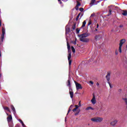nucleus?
<instances>
[{"label":"nucleus","instance_id":"obj_46","mask_svg":"<svg viewBox=\"0 0 127 127\" xmlns=\"http://www.w3.org/2000/svg\"><path fill=\"white\" fill-rule=\"evenodd\" d=\"M76 41H74V42L73 43V44H74V45H76Z\"/></svg>","mask_w":127,"mask_h":127},{"label":"nucleus","instance_id":"obj_33","mask_svg":"<svg viewBox=\"0 0 127 127\" xmlns=\"http://www.w3.org/2000/svg\"><path fill=\"white\" fill-rule=\"evenodd\" d=\"M95 15V13H93L91 14V17H93V16H94Z\"/></svg>","mask_w":127,"mask_h":127},{"label":"nucleus","instance_id":"obj_24","mask_svg":"<svg viewBox=\"0 0 127 127\" xmlns=\"http://www.w3.org/2000/svg\"><path fill=\"white\" fill-rule=\"evenodd\" d=\"M96 1V0H91V2L90 3L91 5H93L94 4V2Z\"/></svg>","mask_w":127,"mask_h":127},{"label":"nucleus","instance_id":"obj_22","mask_svg":"<svg viewBox=\"0 0 127 127\" xmlns=\"http://www.w3.org/2000/svg\"><path fill=\"white\" fill-rule=\"evenodd\" d=\"M122 100H123L125 102V103L127 105V98H122Z\"/></svg>","mask_w":127,"mask_h":127},{"label":"nucleus","instance_id":"obj_42","mask_svg":"<svg viewBox=\"0 0 127 127\" xmlns=\"http://www.w3.org/2000/svg\"><path fill=\"white\" fill-rule=\"evenodd\" d=\"M89 83H91V84H93V82L92 81H90Z\"/></svg>","mask_w":127,"mask_h":127},{"label":"nucleus","instance_id":"obj_45","mask_svg":"<svg viewBox=\"0 0 127 127\" xmlns=\"http://www.w3.org/2000/svg\"><path fill=\"white\" fill-rule=\"evenodd\" d=\"M123 25H121L120 26V28H123Z\"/></svg>","mask_w":127,"mask_h":127},{"label":"nucleus","instance_id":"obj_52","mask_svg":"<svg viewBox=\"0 0 127 127\" xmlns=\"http://www.w3.org/2000/svg\"><path fill=\"white\" fill-rule=\"evenodd\" d=\"M24 127H27L26 126H25Z\"/></svg>","mask_w":127,"mask_h":127},{"label":"nucleus","instance_id":"obj_32","mask_svg":"<svg viewBox=\"0 0 127 127\" xmlns=\"http://www.w3.org/2000/svg\"><path fill=\"white\" fill-rule=\"evenodd\" d=\"M75 9H76V10H79V6H78L76 5V6H75Z\"/></svg>","mask_w":127,"mask_h":127},{"label":"nucleus","instance_id":"obj_8","mask_svg":"<svg viewBox=\"0 0 127 127\" xmlns=\"http://www.w3.org/2000/svg\"><path fill=\"white\" fill-rule=\"evenodd\" d=\"M65 35L68 34L70 32V27L66 26L65 28Z\"/></svg>","mask_w":127,"mask_h":127},{"label":"nucleus","instance_id":"obj_5","mask_svg":"<svg viewBox=\"0 0 127 127\" xmlns=\"http://www.w3.org/2000/svg\"><path fill=\"white\" fill-rule=\"evenodd\" d=\"M75 86L76 87V90H79L80 89H82V86L81 84H79L78 82H75Z\"/></svg>","mask_w":127,"mask_h":127},{"label":"nucleus","instance_id":"obj_39","mask_svg":"<svg viewBox=\"0 0 127 127\" xmlns=\"http://www.w3.org/2000/svg\"><path fill=\"white\" fill-rule=\"evenodd\" d=\"M76 110H77V109H76V108H75V109H73L72 110V111H73V112H76Z\"/></svg>","mask_w":127,"mask_h":127},{"label":"nucleus","instance_id":"obj_3","mask_svg":"<svg viewBox=\"0 0 127 127\" xmlns=\"http://www.w3.org/2000/svg\"><path fill=\"white\" fill-rule=\"evenodd\" d=\"M103 120V119L102 117H94V118L91 119V121L94 122L100 123Z\"/></svg>","mask_w":127,"mask_h":127},{"label":"nucleus","instance_id":"obj_36","mask_svg":"<svg viewBox=\"0 0 127 127\" xmlns=\"http://www.w3.org/2000/svg\"><path fill=\"white\" fill-rule=\"evenodd\" d=\"M92 24V22H91V21L90 20L89 22H88V25L89 26Z\"/></svg>","mask_w":127,"mask_h":127},{"label":"nucleus","instance_id":"obj_21","mask_svg":"<svg viewBox=\"0 0 127 127\" xmlns=\"http://www.w3.org/2000/svg\"><path fill=\"white\" fill-rule=\"evenodd\" d=\"M71 50L73 53H75L76 52V50L73 46L71 47Z\"/></svg>","mask_w":127,"mask_h":127},{"label":"nucleus","instance_id":"obj_34","mask_svg":"<svg viewBox=\"0 0 127 127\" xmlns=\"http://www.w3.org/2000/svg\"><path fill=\"white\" fill-rule=\"evenodd\" d=\"M1 50L2 49L0 48V57H1Z\"/></svg>","mask_w":127,"mask_h":127},{"label":"nucleus","instance_id":"obj_18","mask_svg":"<svg viewBox=\"0 0 127 127\" xmlns=\"http://www.w3.org/2000/svg\"><path fill=\"white\" fill-rule=\"evenodd\" d=\"M86 20L83 21V22L82 23V26L81 28L84 27L86 25Z\"/></svg>","mask_w":127,"mask_h":127},{"label":"nucleus","instance_id":"obj_31","mask_svg":"<svg viewBox=\"0 0 127 127\" xmlns=\"http://www.w3.org/2000/svg\"><path fill=\"white\" fill-rule=\"evenodd\" d=\"M112 14V10L111 9H109V16L111 15Z\"/></svg>","mask_w":127,"mask_h":127},{"label":"nucleus","instance_id":"obj_38","mask_svg":"<svg viewBox=\"0 0 127 127\" xmlns=\"http://www.w3.org/2000/svg\"><path fill=\"white\" fill-rule=\"evenodd\" d=\"M108 83H109V84L110 87L111 88H113L112 86V85H111V84H110V82H108Z\"/></svg>","mask_w":127,"mask_h":127},{"label":"nucleus","instance_id":"obj_41","mask_svg":"<svg viewBox=\"0 0 127 127\" xmlns=\"http://www.w3.org/2000/svg\"><path fill=\"white\" fill-rule=\"evenodd\" d=\"M78 105H79V107H81V101H79V103H78Z\"/></svg>","mask_w":127,"mask_h":127},{"label":"nucleus","instance_id":"obj_9","mask_svg":"<svg viewBox=\"0 0 127 127\" xmlns=\"http://www.w3.org/2000/svg\"><path fill=\"white\" fill-rule=\"evenodd\" d=\"M7 120L8 123H10L12 121V117L11 115H8V116L7 117Z\"/></svg>","mask_w":127,"mask_h":127},{"label":"nucleus","instance_id":"obj_40","mask_svg":"<svg viewBox=\"0 0 127 127\" xmlns=\"http://www.w3.org/2000/svg\"><path fill=\"white\" fill-rule=\"evenodd\" d=\"M79 112H80V110H79V112H78L75 113V116L78 115L79 114Z\"/></svg>","mask_w":127,"mask_h":127},{"label":"nucleus","instance_id":"obj_26","mask_svg":"<svg viewBox=\"0 0 127 127\" xmlns=\"http://www.w3.org/2000/svg\"><path fill=\"white\" fill-rule=\"evenodd\" d=\"M9 127H14V124L13 123L9 124Z\"/></svg>","mask_w":127,"mask_h":127},{"label":"nucleus","instance_id":"obj_27","mask_svg":"<svg viewBox=\"0 0 127 127\" xmlns=\"http://www.w3.org/2000/svg\"><path fill=\"white\" fill-rule=\"evenodd\" d=\"M76 2H77L76 5H77L78 6H79V5H81V3L78 1H76Z\"/></svg>","mask_w":127,"mask_h":127},{"label":"nucleus","instance_id":"obj_48","mask_svg":"<svg viewBox=\"0 0 127 127\" xmlns=\"http://www.w3.org/2000/svg\"><path fill=\"white\" fill-rule=\"evenodd\" d=\"M119 91L120 92H122V89H119Z\"/></svg>","mask_w":127,"mask_h":127},{"label":"nucleus","instance_id":"obj_12","mask_svg":"<svg viewBox=\"0 0 127 127\" xmlns=\"http://www.w3.org/2000/svg\"><path fill=\"white\" fill-rule=\"evenodd\" d=\"M3 109L4 110H6V111L9 112H10V110L9 108H8V107H7V106L3 107Z\"/></svg>","mask_w":127,"mask_h":127},{"label":"nucleus","instance_id":"obj_19","mask_svg":"<svg viewBox=\"0 0 127 127\" xmlns=\"http://www.w3.org/2000/svg\"><path fill=\"white\" fill-rule=\"evenodd\" d=\"M67 50H71V47L70 46V44L68 43V42H67Z\"/></svg>","mask_w":127,"mask_h":127},{"label":"nucleus","instance_id":"obj_28","mask_svg":"<svg viewBox=\"0 0 127 127\" xmlns=\"http://www.w3.org/2000/svg\"><path fill=\"white\" fill-rule=\"evenodd\" d=\"M99 39V36H95V40L97 41Z\"/></svg>","mask_w":127,"mask_h":127},{"label":"nucleus","instance_id":"obj_51","mask_svg":"<svg viewBox=\"0 0 127 127\" xmlns=\"http://www.w3.org/2000/svg\"><path fill=\"white\" fill-rule=\"evenodd\" d=\"M1 76H2V74L0 73V78H1Z\"/></svg>","mask_w":127,"mask_h":127},{"label":"nucleus","instance_id":"obj_23","mask_svg":"<svg viewBox=\"0 0 127 127\" xmlns=\"http://www.w3.org/2000/svg\"><path fill=\"white\" fill-rule=\"evenodd\" d=\"M19 122L22 124V126H23V127H25V125H24V123L22 122V120H19Z\"/></svg>","mask_w":127,"mask_h":127},{"label":"nucleus","instance_id":"obj_53","mask_svg":"<svg viewBox=\"0 0 127 127\" xmlns=\"http://www.w3.org/2000/svg\"><path fill=\"white\" fill-rule=\"evenodd\" d=\"M79 0V1H81L82 0Z\"/></svg>","mask_w":127,"mask_h":127},{"label":"nucleus","instance_id":"obj_15","mask_svg":"<svg viewBox=\"0 0 127 127\" xmlns=\"http://www.w3.org/2000/svg\"><path fill=\"white\" fill-rule=\"evenodd\" d=\"M117 120H115V121L111 122V125L112 126H115L117 124Z\"/></svg>","mask_w":127,"mask_h":127},{"label":"nucleus","instance_id":"obj_54","mask_svg":"<svg viewBox=\"0 0 127 127\" xmlns=\"http://www.w3.org/2000/svg\"><path fill=\"white\" fill-rule=\"evenodd\" d=\"M126 48H127V45Z\"/></svg>","mask_w":127,"mask_h":127},{"label":"nucleus","instance_id":"obj_7","mask_svg":"<svg viewBox=\"0 0 127 127\" xmlns=\"http://www.w3.org/2000/svg\"><path fill=\"white\" fill-rule=\"evenodd\" d=\"M69 94H70V98H73V97L74 96V94H73V89L71 88H69Z\"/></svg>","mask_w":127,"mask_h":127},{"label":"nucleus","instance_id":"obj_10","mask_svg":"<svg viewBox=\"0 0 127 127\" xmlns=\"http://www.w3.org/2000/svg\"><path fill=\"white\" fill-rule=\"evenodd\" d=\"M91 103L93 104H95L96 103V98H95V95H94L93 96V97L92 98V99H91Z\"/></svg>","mask_w":127,"mask_h":127},{"label":"nucleus","instance_id":"obj_4","mask_svg":"<svg viewBox=\"0 0 127 127\" xmlns=\"http://www.w3.org/2000/svg\"><path fill=\"white\" fill-rule=\"evenodd\" d=\"M126 42V40L125 39H122L120 41V47H119V52L122 53V47L123 46V45L124 43Z\"/></svg>","mask_w":127,"mask_h":127},{"label":"nucleus","instance_id":"obj_14","mask_svg":"<svg viewBox=\"0 0 127 127\" xmlns=\"http://www.w3.org/2000/svg\"><path fill=\"white\" fill-rule=\"evenodd\" d=\"M10 108H11L12 109V111L14 112V113H15L16 112V110H15V109L14 108V107L13 105H11L10 106Z\"/></svg>","mask_w":127,"mask_h":127},{"label":"nucleus","instance_id":"obj_1","mask_svg":"<svg viewBox=\"0 0 127 127\" xmlns=\"http://www.w3.org/2000/svg\"><path fill=\"white\" fill-rule=\"evenodd\" d=\"M90 35V33H85L81 34L78 35L79 37L80 41L83 43H88L90 42V39H88L87 37Z\"/></svg>","mask_w":127,"mask_h":127},{"label":"nucleus","instance_id":"obj_30","mask_svg":"<svg viewBox=\"0 0 127 127\" xmlns=\"http://www.w3.org/2000/svg\"><path fill=\"white\" fill-rule=\"evenodd\" d=\"M79 11L81 12H82L84 11V8H79Z\"/></svg>","mask_w":127,"mask_h":127},{"label":"nucleus","instance_id":"obj_13","mask_svg":"<svg viewBox=\"0 0 127 127\" xmlns=\"http://www.w3.org/2000/svg\"><path fill=\"white\" fill-rule=\"evenodd\" d=\"M73 108V105H71L69 107V108L68 109V112H67V115L69 114V113L71 111V109Z\"/></svg>","mask_w":127,"mask_h":127},{"label":"nucleus","instance_id":"obj_11","mask_svg":"<svg viewBox=\"0 0 127 127\" xmlns=\"http://www.w3.org/2000/svg\"><path fill=\"white\" fill-rule=\"evenodd\" d=\"M90 110H94V109L91 106H88L85 109V110H86V111H88Z\"/></svg>","mask_w":127,"mask_h":127},{"label":"nucleus","instance_id":"obj_25","mask_svg":"<svg viewBox=\"0 0 127 127\" xmlns=\"http://www.w3.org/2000/svg\"><path fill=\"white\" fill-rule=\"evenodd\" d=\"M80 15V13H79L78 15L76 16V21L78 20Z\"/></svg>","mask_w":127,"mask_h":127},{"label":"nucleus","instance_id":"obj_6","mask_svg":"<svg viewBox=\"0 0 127 127\" xmlns=\"http://www.w3.org/2000/svg\"><path fill=\"white\" fill-rule=\"evenodd\" d=\"M110 76H111V72L110 71H108L107 72V74L106 75V79L108 81V83L110 82Z\"/></svg>","mask_w":127,"mask_h":127},{"label":"nucleus","instance_id":"obj_47","mask_svg":"<svg viewBox=\"0 0 127 127\" xmlns=\"http://www.w3.org/2000/svg\"><path fill=\"white\" fill-rule=\"evenodd\" d=\"M99 28V24H97V29Z\"/></svg>","mask_w":127,"mask_h":127},{"label":"nucleus","instance_id":"obj_49","mask_svg":"<svg viewBox=\"0 0 127 127\" xmlns=\"http://www.w3.org/2000/svg\"><path fill=\"white\" fill-rule=\"evenodd\" d=\"M96 85H97V86H99V82H97V83L96 84Z\"/></svg>","mask_w":127,"mask_h":127},{"label":"nucleus","instance_id":"obj_2","mask_svg":"<svg viewBox=\"0 0 127 127\" xmlns=\"http://www.w3.org/2000/svg\"><path fill=\"white\" fill-rule=\"evenodd\" d=\"M68 50V57H67V60L68 61V65H69V67H70L71 65V64H72V60H71V57H72V55H71V49H69V50Z\"/></svg>","mask_w":127,"mask_h":127},{"label":"nucleus","instance_id":"obj_50","mask_svg":"<svg viewBox=\"0 0 127 127\" xmlns=\"http://www.w3.org/2000/svg\"><path fill=\"white\" fill-rule=\"evenodd\" d=\"M98 31V29L97 28V29H95V31Z\"/></svg>","mask_w":127,"mask_h":127},{"label":"nucleus","instance_id":"obj_35","mask_svg":"<svg viewBox=\"0 0 127 127\" xmlns=\"http://www.w3.org/2000/svg\"><path fill=\"white\" fill-rule=\"evenodd\" d=\"M75 107L76 109V110H77V109H78V107H79V106H78V105H75Z\"/></svg>","mask_w":127,"mask_h":127},{"label":"nucleus","instance_id":"obj_20","mask_svg":"<svg viewBox=\"0 0 127 127\" xmlns=\"http://www.w3.org/2000/svg\"><path fill=\"white\" fill-rule=\"evenodd\" d=\"M122 14H123L124 16H126V15H127V11H126V10H124L123 12L122 13Z\"/></svg>","mask_w":127,"mask_h":127},{"label":"nucleus","instance_id":"obj_44","mask_svg":"<svg viewBox=\"0 0 127 127\" xmlns=\"http://www.w3.org/2000/svg\"><path fill=\"white\" fill-rule=\"evenodd\" d=\"M115 54L116 55H118V51H115Z\"/></svg>","mask_w":127,"mask_h":127},{"label":"nucleus","instance_id":"obj_16","mask_svg":"<svg viewBox=\"0 0 127 127\" xmlns=\"http://www.w3.org/2000/svg\"><path fill=\"white\" fill-rule=\"evenodd\" d=\"M67 86L69 87V88H71V83L70 79H68L67 80Z\"/></svg>","mask_w":127,"mask_h":127},{"label":"nucleus","instance_id":"obj_43","mask_svg":"<svg viewBox=\"0 0 127 127\" xmlns=\"http://www.w3.org/2000/svg\"><path fill=\"white\" fill-rule=\"evenodd\" d=\"M15 127H19V125H18V124H16Z\"/></svg>","mask_w":127,"mask_h":127},{"label":"nucleus","instance_id":"obj_29","mask_svg":"<svg viewBox=\"0 0 127 127\" xmlns=\"http://www.w3.org/2000/svg\"><path fill=\"white\" fill-rule=\"evenodd\" d=\"M80 32V30L78 28L76 29V34H78Z\"/></svg>","mask_w":127,"mask_h":127},{"label":"nucleus","instance_id":"obj_37","mask_svg":"<svg viewBox=\"0 0 127 127\" xmlns=\"http://www.w3.org/2000/svg\"><path fill=\"white\" fill-rule=\"evenodd\" d=\"M58 1L59 2V3L62 4V2L61 1V0H58Z\"/></svg>","mask_w":127,"mask_h":127},{"label":"nucleus","instance_id":"obj_17","mask_svg":"<svg viewBox=\"0 0 127 127\" xmlns=\"http://www.w3.org/2000/svg\"><path fill=\"white\" fill-rule=\"evenodd\" d=\"M75 28H76V23H73L72 29L73 30H74L75 29Z\"/></svg>","mask_w":127,"mask_h":127}]
</instances>
